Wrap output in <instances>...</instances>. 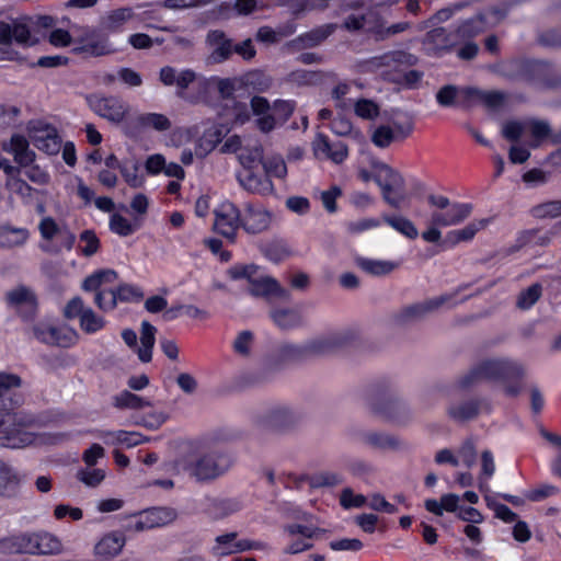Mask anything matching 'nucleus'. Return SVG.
<instances>
[{
  "label": "nucleus",
  "mask_w": 561,
  "mask_h": 561,
  "mask_svg": "<svg viewBox=\"0 0 561 561\" xmlns=\"http://www.w3.org/2000/svg\"><path fill=\"white\" fill-rule=\"evenodd\" d=\"M296 103L287 100H276L272 105L273 116L284 124L294 113Z\"/></svg>",
  "instance_id": "nucleus-55"
},
{
  "label": "nucleus",
  "mask_w": 561,
  "mask_h": 561,
  "mask_svg": "<svg viewBox=\"0 0 561 561\" xmlns=\"http://www.w3.org/2000/svg\"><path fill=\"white\" fill-rule=\"evenodd\" d=\"M137 122L141 127L153 128L158 131H165L171 127L170 119L165 115L159 113L141 114L137 117Z\"/></svg>",
  "instance_id": "nucleus-42"
},
{
  "label": "nucleus",
  "mask_w": 561,
  "mask_h": 561,
  "mask_svg": "<svg viewBox=\"0 0 561 561\" xmlns=\"http://www.w3.org/2000/svg\"><path fill=\"white\" fill-rule=\"evenodd\" d=\"M488 224L489 219L473 220L462 229L449 231L446 234L443 243L454 247L459 242L470 241L476 236V233L485 228Z\"/></svg>",
  "instance_id": "nucleus-34"
},
{
  "label": "nucleus",
  "mask_w": 561,
  "mask_h": 561,
  "mask_svg": "<svg viewBox=\"0 0 561 561\" xmlns=\"http://www.w3.org/2000/svg\"><path fill=\"white\" fill-rule=\"evenodd\" d=\"M449 299V296L443 295L439 297L426 299L421 302L404 306L393 314V321L396 324L401 327L416 323L425 319L427 314L436 311Z\"/></svg>",
  "instance_id": "nucleus-7"
},
{
  "label": "nucleus",
  "mask_w": 561,
  "mask_h": 561,
  "mask_svg": "<svg viewBox=\"0 0 561 561\" xmlns=\"http://www.w3.org/2000/svg\"><path fill=\"white\" fill-rule=\"evenodd\" d=\"M341 195L342 188L337 185H333L328 191H323L321 193L320 198L324 209L328 213L333 214L337 210L336 198L340 197Z\"/></svg>",
  "instance_id": "nucleus-64"
},
{
  "label": "nucleus",
  "mask_w": 561,
  "mask_h": 561,
  "mask_svg": "<svg viewBox=\"0 0 561 561\" xmlns=\"http://www.w3.org/2000/svg\"><path fill=\"white\" fill-rule=\"evenodd\" d=\"M105 478L102 469H81L77 472V479L88 486L99 485Z\"/></svg>",
  "instance_id": "nucleus-61"
},
{
  "label": "nucleus",
  "mask_w": 561,
  "mask_h": 561,
  "mask_svg": "<svg viewBox=\"0 0 561 561\" xmlns=\"http://www.w3.org/2000/svg\"><path fill=\"white\" fill-rule=\"evenodd\" d=\"M33 549V533H21L0 538V552L3 554H31Z\"/></svg>",
  "instance_id": "nucleus-26"
},
{
  "label": "nucleus",
  "mask_w": 561,
  "mask_h": 561,
  "mask_svg": "<svg viewBox=\"0 0 561 561\" xmlns=\"http://www.w3.org/2000/svg\"><path fill=\"white\" fill-rule=\"evenodd\" d=\"M419 62V58L405 50H390L380 56L371 58L370 64L374 67L391 68L399 72L402 67H412Z\"/></svg>",
  "instance_id": "nucleus-22"
},
{
  "label": "nucleus",
  "mask_w": 561,
  "mask_h": 561,
  "mask_svg": "<svg viewBox=\"0 0 561 561\" xmlns=\"http://www.w3.org/2000/svg\"><path fill=\"white\" fill-rule=\"evenodd\" d=\"M533 213L538 218H556L561 216V201H549L534 207Z\"/></svg>",
  "instance_id": "nucleus-60"
},
{
  "label": "nucleus",
  "mask_w": 561,
  "mask_h": 561,
  "mask_svg": "<svg viewBox=\"0 0 561 561\" xmlns=\"http://www.w3.org/2000/svg\"><path fill=\"white\" fill-rule=\"evenodd\" d=\"M259 270V266L255 264H237L231 266L227 273L229 277L233 280L238 279H247L249 285L251 284V279H254L255 274Z\"/></svg>",
  "instance_id": "nucleus-54"
},
{
  "label": "nucleus",
  "mask_w": 561,
  "mask_h": 561,
  "mask_svg": "<svg viewBox=\"0 0 561 561\" xmlns=\"http://www.w3.org/2000/svg\"><path fill=\"white\" fill-rule=\"evenodd\" d=\"M424 42L434 45L438 51H448L454 46L453 43H449V35L445 27H435L428 31Z\"/></svg>",
  "instance_id": "nucleus-45"
},
{
  "label": "nucleus",
  "mask_w": 561,
  "mask_h": 561,
  "mask_svg": "<svg viewBox=\"0 0 561 561\" xmlns=\"http://www.w3.org/2000/svg\"><path fill=\"white\" fill-rule=\"evenodd\" d=\"M271 213L260 204L247 203L241 213V228L249 234H259L268 229Z\"/></svg>",
  "instance_id": "nucleus-12"
},
{
  "label": "nucleus",
  "mask_w": 561,
  "mask_h": 561,
  "mask_svg": "<svg viewBox=\"0 0 561 561\" xmlns=\"http://www.w3.org/2000/svg\"><path fill=\"white\" fill-rule=\"evenodd\" d=\"M2 149L13 154L20 169L32 164L36 157L35 152L30 149L27 139L19 134L13 135L9 142H3Z\"/></svg>",
  "instance_id": "nucleus-24"
},
{
  "label": "nucleus",
  "mask_w": 561,
  "mask_h": 561,
  "mask_svg": "<svg viewBox=\"0 0 561 561\" xmlns=\"http://www.w3.org/2000/svg\"><path fill=\"white\" fill-rule=\"evenodd\" d=\"M126 543V537L121 531L105 534L94 546L93 553L99 561H111L118 557Z\"/></svg>",
  "instance_id": "nucleus-18"
},
{
  "label": "nucleus",
  "mask_w": 561,
  "mask_h": 561,
  "mask_svg": "<svg viewBox=\"0 0 561 561\" xmlns=\"http://www.w3.org/2000/svg\"><path fill=\"white\" fill-rule=\"evenodd\" d=\"M336 28L337 24L335 23L318 26L294 38L288 43V45L298 50L316 47L325 41L330 35H332Z\"/></svg>",
  "instance_id": "nucleus-23"
},
{
  "label": "nucleus",
  "mask_w": 561,
  "mask_h": 561,
  "mask_svg": "<svg viewBox=\"0 0 561 561\" xmlns=\"http://www.w3.org/2000/svg\"><path fill=\"white\" fill-rule=\"evenodd\" d=\"M240 185L248 192L259 195H270L274 192L272 180L267 175H257L253 170H248L244 174L238 175Z\"/></svg>",
  "instance_id": "nucleus-28"
},
{
  "label": "nucleus",
  "mask_w": 561,
  "mask_h": 561,
  "mask_svg": "<svg viewBox=\"0 0 561 561\" xmlns=\"http://www.w3.org/2000/svg\"><path fill=\"white\" fill-rule=\"evenodd\" d=\"M75 54H87L90 56H104L115 51L111 47L107 37L99 32L92 31L80 38V45L73 47Z\"/></svg>",
  "instance_id": "nucleus-20"
},
{
  "label": "nucleus",
  "mask_w": 561,
  "mask_h": 561,
  "mask_svg": "<svg viewBox=\"0 0 561 561\" xmlns=\"http://www.w3.org/2000/svg\"><path fill=\"white\" fill-rule=\"evenodd\" d=\"M7 301L16 308L24 320H31L37 311V298L33 290L25 286H19L7 293Z\"/></svg>",
  "instance_id": "nucleus-15"
},
{
  "label": "nucleus",
  "mask_w": 561,
  "mask_h": 561,
  "mask_svg": "<svg viewBox=\"0 0 561 561\" xmlns=\"http://www.w3.org/2000/svg\"><path fill=\"white\" fill-rule=\"evenodd\" d=\"M87 101L95 114L110 122L121 123L125 118L127 107L124 102L116 96L92 94L87 98Z\"/></svg>",
  "instance_id": "nucleus-11"
},
{
  "label": "nucleus",
  "mask_w": 561,
  "mask_h": 561,
  "mask_svg": "<svg viewBox=\"0 0 561 561\" xmlns=\"http://www.w3.org/2000/svg\"><path fill=\"white\" fill-rule=\"evenodd\" d=\"M534 85L547 90L561 89V68L540 60Z\"/></svg>",
  "instance_id": "nucleus-30"
},
{
  "label": "nucleus",
  "mask_w": 561,
  "mask_h": 561,
  "mask_svg": "<svg viewBox=\"0 0 561 561\" xmlns=\"http://www.w3.org/2000/svg\"><path fill=\"white\" fill-rule=\"evenodd\" d=\"M367 405L373 413L386 420L398 421L408 411L407 404L393 390L389 380H379L367 390Z\"/></svg>",
  "instance_id": "nucleus-3"
},
{
  "label": "nucleus",
  "mask_w": 561,
  "mask_h": 561,
  "mask_svg": "<svg viewBox=\"0 0 561 561\" xmlns=\"http://www.w3.org/2000/svg\"><path fill=\"white\" fill-rule=\"evenodd\" d=\"M34 442V434L10 424V420L0 417V445L8 448H23Z\"/></svg>",
  "instance_id": "nucleus-17"
},
{
  "label": "nucleus",
  "mask_w": 561,
  "mask_h": 561,
  "mask_svg": "<svg viewBox=\"0 0 561 561\" xmlns=\"http://www.w3.org/2000/svg\"><path fill=\"white\" fill-rule=\"evenodd\" d=\"M537 43L548 49H561V25L540 31L537 34Z\"/></svg>",
  "instance_id": "nucleus-43"
},
{
  "label": "nucleus",
  "mask_w": 561,
  "mask_h": 561,
  "mask_svg": "<svg viewBox=\"0 0 561 561\" xmlns=\"http://www.w3.org/2000/svg\"><path fill=\"white\" fill-rule=\"evenodd\" d=\"M355 114L364 119H375L379 116V105L369 99H359L354 105Z\"/></svg>",
  "instance_id": "nucleus-51"
},
{
  "label": "nucleus",
  "mask_w": 561,
  "mask_h": 561,
  "mask_svg": "<svg viewBox=\"0 0 561 561\" xmlns=\"http://www.w3.org/2000/svg\"><path fill=\"white\" fill-rule=\"evenodd\" d=\"M239 162L245 171L253 170L257 164H263V147L256 145L252 148H245L239 156Z\"/></svg>",
  "instance_id": "nucleus-46"
},
{
  "label": "nucleus",
  "mask_w": 561,
  "mask_h": 561,
  "mask_svg": "<svg viewBox=\"0 0 561 561\" xmlns=\"http://www.w3.org/2000/svg\"><path fill=\"white\" fill-rule=\"evenodd\" d=\"M353 336L347 331L335 332L309 341L302 345L282 344L273 356L274 365L282 366L307 359L311 356H321L333 353L351 343Z\"/></svg>",
  "instance_id": "nucleus-1"
},
{
  "label": "nucleus",
  "mask_w": 561,
  "mask_h": 561,
  "mask_svg": "<svg viewBox=\"0 0 561 561\" xmlns=\"http://www.w3.org/2000/svg\"><path fill=\"white\" fill-rule=\"evenodd\" d=\"M355 264L358 268L370 276L381 277L390 275L392 272L399 268L400 263L388 260H374L363 256L355 259Z\"/></svg>",
  "instance_id": "nucleus-31"
},
{
  "label": "nucleus",
  "mask_w": 561,
  "mask_h": 561,
  "mask_svg": "<svg viewBox=\"0 0 561 561\" xmlns=\"http://www.w3.org/2000/svg\"><path fill=\"white\" fill-rule=\"evenodd\" d=\"M465 88H458L454 84H446L442 87L436 93V101L440 106L450 107L460 105L469 107V100L463 96Z\"/></svg>",
  "instance_id": "nucleus-36"
},
{
  "label": "nucleus",
  "mask_w": 561,
  "mask_h": 561,
  "mask_svg": "<svg viewBox=\"0 0 561 561\" xmlns=\"http://www.w3.org/2000/svg\"><path fill=\"white\" fill-rule=\"evenodd\" d=\"M21 477L18 471L3 459H0V497L18 499L21 494Z\"/></svg>",
  "instance_id": "nucleus-21"
},
{
  "label": "nucleus",
  "mask_w": 561,
  "mask_h": 561,
  "mask_svg": "<svg viewBox=\"0 0 561 561\" xmlns=\"http://www.w3.org/2000/svg\"><path fill=\"white\" fill-rule=\"evenodd\" d=\"M484 28V18L479 14L463 21L456 30V34L461 38H471L480 34Z\"/></svg>",
  "instance_id": "nucleus-47"
},
{
  "label": "nucleus",
  "mask_w": 561,
  "mask_h": 561,
  "mask_svg": "<svg viewBox=\"0 0 561 561\" xmlns=\"http://www.w3.org/2000/svg\"><path fill=\"white\" fill-rule=\"evenodd\" d=\"M358 442L380 450H398L403 443L394 435L385 432L359 430L355 432Z\"/></svg>",
  "instance_id": "nucleus-19"
},
{
  "label": "nucleus",
  "mask_w": 561,
  "mask_h": 561,
  "mask_svg": "<svg viewBox=\"0 0 561 561\" xmlns=\"http://www.w3.org/2000/svg\"><path fill=\"white\" fill-rule=\"evenodd\" d=\"M472 211L471 204L455 203L449 206L446 213L435 211L432 214L431 222L434 226H454L466 220Z\"/></svg>",
  "instance_id": "nucleus-25"
},
{
  "label": "nucleus",
  "mask_w": 561,
  "mask_h": 561,
  "mask_svg": "<svg viewBox=\"0 0 561 561\" xmlns=\"http://www.w3.org/2000/svg\"><path fill=\"white\" fill-rule=\"evenodd\" d=\"M542 296V285L534 283L528 288L523 289L516 298V308L520 310L530 309Z\"/></svg>",
  "instance_id": "nucleus-40"
},
{
  "label": "nucleus",
  "mask_w": 561,
  "mask_h": 561,
  "mask_svg": "<svg viewBox=\"0 0 561 561\" xmlns=\"http://www.w3.org/2000/svg\"><path fill=\"white\" fill-rule=\"evenodd\" d=\"M263 254L270 261L278 263L290 255V250L286 243L282 241H273L264 247Z\"/></svg>",
  "instance_id": "nucleus-50"
},
{
  "label": "nucleus",
  "mask_w": 561,
  "mask_h": 561,
  "mask_svg": "<svg viewBox=\"0 0 561 561\" xmlns=\"http://www.w3.org/2000/svg\"><path fill=\"white\" fill-rule=\"evenodd\" d=\"M21 386L18 375L0 374V410L10 412L23 402V396L15 390Z\"/></svg>",
  "instance_id": "nucleus-16"
},
{
  "label": "nucleus",
  "mask_w": 561,
  "mask_h": 561,
  "mask_svg": "<svg viewBox=\"0 0 561 561\" xmlns=\"http://www.w3.org/2000/svg\"><path fill=\"white\" fill-rule=\"evenodd\" d=\"M248 293L255 298H277L282 301H290L291 294L288 289L280 286L277 279L272 276H260L251 279Z\"/></svg>",
  "instance_id": "nucleus-14"
},
{
  "label": "nucleus",
  "mask_w": 561,
  "mask_h": 561,
  "mask_svg": "<svg viewBox=\"0 0 561 561\" xmlns=\"http://www.w3.org/2000/svg\"><path fill=\"white\" fill-rule=\"evenodd\" d=\"M233 455L226 450H210L185 465L184 470L198 482H211L225 476L234 465Z\"/></svg>",
  "instance_id": "nucleus-2"
},
{
  "label": "nucleus",
  "mask_w": 561,
  "mask_h": 561,
  "mask_svg": "<svg viewBox=\"0 0 561 561\" xmlns=\"http://www.w3.org/2000/svg\"><path fill=\"white\" fill-rule=\"evenodd\" d=\"M262 165L265 171V175L268 178L273 175L278 179H284L287 174V167L282 157H273L264 160Z\"/></svg>",
  "instance_id": "nucleus-56"
},
{
  "label": "nucleus",
  "mask_w": 561,
  "mask_h": 561,
  "mask_svg": "<svg viewBox=\"0 0 561 561\" xmlns=\"http://www.w3.org/2000/svg\"><path fill=\"white\" fill-rule=\"evenodd\" d=\"M491 405L484 398L471 397L447 409L448 416L456 422H468L477 419L481 412H490Z\"/></svg>",
  "instance_id": "nucleus-13"
},
{
  "label": "nucleus",
  "mask_w": 561,
  "mask_h": 561,
  "mask_svg": "<svg viewBox=\"0 0 561 561\" xmlns=\"http://www.w3.org/2000/svg\"><path fill=\"white\" fill-rule=\"evenodd\" d=\"M77 340L78 334L73 329L54 327V334L51 339L53 346L70 347L77 342Z\"/></svg>",
  "instance_id": "nucleus-49"
},
{
  "label": "nucleus",
  "mask_w": 561,
  "mask_h": 561,
  "mask_svg": "<svg viewBox=\"0 0 561 561\" xmlns=\"http://www.w3.org/2000/svg\"><path fill=\"white\" fill-rule=\"evenodd\" d=\"M151 528L164 526L176 518V512L170 507H152L142 513Z\"/></svg>",
  "instance_id": "nucleus-38"
},
{
  "label": "nucleus",
  "mask_w": 561,
  "mask_h": 561,
  "mask_svg": "<svg viewBox=\"0 0 561 561\" xmlns=\"http://www.w3.org/2000/svg\"><path fill=\"white\" fill-rule=\"evenodd\" d=\"M110 229L121 237L130 236L135 231L133 225L119 214L111 216Z\"/></svg>",
  "instance_id": "nucleus-62"
},
{
  "label": "nucleus",
  "mask_w": 561,
  "mask_h": 561,
  "mask_svg": "<svg viewBox=\"0 0 561 561\" xmlns=\"http://www.w3.org/2000/svg\"><path fill=\"white\" fill-rule=\"evenodd\" d=\"M273 322L282 330H290L302 325V316L293 308H277L270 311Z\"/></svg>",
  "instance_id": "nucleus-35"
},
{
  "label": "nucleus",
  "mask_w": 561,
  "mask_h": 561,
  "mask_svg": "<svg viewBox=\"0 0 561 561\" xmlns=\"http://www.w3.org/2000/svg\"><path fill=\"white\" fill-rule=\"evenodd\" d=\"M342 482L343 477L340 473L331 471L320 472L312 478V486L316 488L335 486Z\"/></svg>",
  "instance_id": "nucleus-63"
},
{
  "label": "nucleus",
  "mask_w": 561,
  "mask_h": 561,
  "mask_svg": "<svg viewBox=\"0 0 561 561\" xmlns=\"http://www.w3.org/2000/svg\"><path fill=\"white\" fill-rule=\"evenodd\" d=\"M304 422V413L289 405H275L257 417V425L263 430L287 435L296 432Z\"/></svg>",
  "instance_id": "nucleus-4"
},
{
  "label": "nucleus",
  "mask_w": 561,
  "mask_h": 561,
  "mask_svg": "<svg viewBox=\"0 0 561 561\" xmlns=\"http://www.w3.org/2000/svg\"><path fill=\"white\" fill-rule=\"evenodd\" d=\"M383 221L387 222L389 226H391L393 229L402 233L409 239H415L419 236V231L415 227V225L405 217H391L385 215L382 217Z\"/></svg>",
  "instance_id": "nucleus-44"
},
{
  "label": "nucleus",
  "mask_w": 561,
  "mask_h": 561,
  "mask_svg": "<svg viewBox=\"0 0 561 561\" xmlns=\"http://www.w3.org/2000/svg\"><path fill=\"white\" fill-rule=\"evenodd\" d=\"M62 550L60 540L46 531L33 533L32 556L58 554Z\"/></svg>",
  "instance_id": "nucleus-32"
},
{
  "label": "nucleus",
  "mask_w": 561,
  "mask_h": 561,
  "mask_svg": "<svg viewBox=\"0 0 561 561\" xmlns=\"http://www.w3.org/2000/svg\"><path fill=\"white\" fill-rule=\"evenodd\" d=\"M105 325L102 317L95 314L91 308H87L85 312L81 316L80 327L85 333H95Z\"/></svg>",
  "instance_id": "nucleus-52"
},
{
  "label": "nucleus",
  "mask_w": 561,
  "mask_h": 561,
  "mask_svg": "<svg viewBox=\"0 0 561 561\" xmlns=\"http://www.w3.org/2000/svg\"><path fill=\"white\" fill-rule=\"evenodd\" d=\"M321 72L312 70H296L290 72L289 80L297 84L312 85L321 81Z\"/></svg>",
  "instance_id": "nucleus-58"
},
{
  "label": "nucleus",
  "mask_w": 561,
  "mask_h": 561,
  "mask_svg": "<svg viewBox=\"0 0 561 561\" xmlns=\"http://www.w3.org/2000/svg\"><path fill=\"white\" fill-rule=\"evenodd\" d=\"M116 298V302H129V301H140L144 298V291L134 285L130 284H121L117 288L111 289Z\"/></svg>",
  "instance_id": "nucleus-48"
},
{
  "label": "nucleus",
  "mask_w": 561,
  "mask_h": 561,
  "mask_svg": "<svg viewBox=\"0 0 561 561\" xmlns=\"http://www.w3.org/2000/svg\"><path fill=\"white\" fill-rule=\"evenodd\" d=\"M374 168L389 173V183H383L381 174H375L374 181L380 187L383 201L391 207L399 208L404 198V178L397 170L383 162L376 163Z\"/></svg>",
  "instance_id": "nucleus-6"
},
{
  "label": "nucleus",
  "mask_w": 561,
  "mask_h": 561,
  "mask_svg": "<svg viewBox=\"0 0 561 561\" xmlns=\"http://www.w3.org/2000/svg\"><path fill=\"white\" fill-rule=\"evenodd\" d=\"M468 5V2H458L453 5L438 10L433 16L426 22L427 25H436L442 22L448 21L456 12L462 10Z\"/></svg>",
  "instance_id": "nucleus-59"
},
{
  "label": "nucleus",
  "mask_w": 561,
  "mask_h": 561,
  "mask_svg": "<svg viewBox=\"0 0 561 561\" xmlns=\"http://www.w3.org/2000/svg\"><path fill=\"white\" fill-rule=\"evenodd\" d=\"M239 227H241V210L231 202L222 203L215 211L214 230L233 243Z\"/></svg>",
  "instance_id": "nucleus-8"
},
{
  "label": "nucleus",
  "mask_w": 561,
  "mask_h": 561,
  "mask_svg": "<svg viewBox=\"0 0 561 561\" xmlns=\"http://www.w3.org/2000/svg\"><path fill=\"white\" fill-rule=\"evenodd\" d=\"M207 43L214 47L210 58L216 64L224 62L232 55V41L227 37L224 31H209Z\"/></svg>",
  "instance_id": "nucleus-29"
},
{
  "label": "nucleus",
  "mask_w": 561,
  "mask_h": 561,
  "mask_svg": "<svg viewBox=\"0 0 561 561\" xmlns=\"http://www.w3.org/2000/svg\"><path fill=\"white\" fill-rule=\"evenodd\" d=\"M477 365L486 381L522 380L526 374L522 364L508 358H486Z\"/></svg>",
  "instance_id": "nucleus-5"
},
{
  "label": "nucleus",
  "mask_w": 561,
  "mask_h": 561,
  "mask_svg": "<svg viewBox=\"0 0 561 561\" xmlns=\"http://www.w3.org/2000/svg\"><path fill=\"white\" fill-rule=\"evenodd\" d=\"M114 405L118 409H142L151 407V402L142 397H139L133 392L124 390L114 398Z\"/></svg>",
  "instance_id": "nucleus-41"
},
{
  "label": "nucleus",
  "mask_w": 561,
  "mask_h": 561,
  "mask_svg": "<svg viewBox=\"0 0 561 561\" xmlns=\"http://www.w3.org/2000/svg\"><path fill=\"white\" fill-rule=\"evenodd\" d=\"M157 329L148 321L141 322L140 343L137 355L140 362L149 363L152 359V348L156 342Z\"/></svg>",
  "instance_id": "nucleus-37"
},
{
  "label": "nucleus",
  "mask_w": 561,
  "mask_h": 561,
  "mask_svg": "<svg viewBox=\"0 0 561 561\" xmlns=\"http://www.w3.org/2000/svg\"><path fill=\"white\" fill-rule=\"evenodd\" d=\"M396 139L394 130L388 125L378 126L371 135V142L378 148H387Z\"/></svg>",
  "instance_id": "nucleus-53"
},
{
  "label": "nucleus",
  "mask_w": 561,
  "mask_h": 561,
  "mask_svg": "<svg viewBox=\"0 0 561 561\" xmlns=\"http://www.w3.org/2000/svg\"><path fill=\"white\" fill-rule=\"evenodd\" d=\"M462 93L465 99L469 100V107L480 102L489 108L496 110L504 104L506 98L501 91H483L473 87H465Z\"/></svg>",
  "instance_id": "nucleus-27"
},
{
  "label": "nucleus",
  "mask_w": 561,
  "mask_h": 561,
  "mask_svg": "<svg viewBox=\"0 0 561 561\" xmlns=\"http://www.w3.org/2000/svg\"><path fill=\"white\" fill-rule=\"evenodd\" d=\"M30 138L34 146L48 153L56 154L61 147V138L58 136L57 129L43 122H30Z\"/></svg>",
  "instance_id": "nucleus-9"
},
{
  "label": "nucleus",
  "mask_w": 561,
  "mask_h": 561,
  "mask_svg": "<svg viewBox=\"0 0 561 561\" xmlns=\"http://www.w3.org/2000/svg\"><path fill=\"white\" fill-rule=\"evenodd\" d=\"M27 238L28 232L26 229L0 227V248L22 245Z\"/></svg>",
  "instance_id": "nucleus-39"
},
{
  "label": "nucleus",
  "mask_w": 561,
  "mask_h": 561,
  "mask_svg": "<svg viewBox=\"0 0 561 561\" xmlns=\"http://www.w3.org/2000/svg\"><path fill=\"white\" fill-rule=\"evenodd\" d=\"M460 496L456 493H447L443 494L439 501L435 499L425 500L424 506L427 512L436 515L443 516L444 512L448 513H458L460 505Z\"/></svg>",
  "instance_id": "nucleus-33"
},
{
  "label": "nucleus",
  "mask_w": 561,
  "mask_h": 561,
  "mask_svg": "<svg viewBox=\"0 0 561 561\" xmlns=\"http://www.w3.org/2000/svg\"><path fill=\"white\" fill-rule=\"evenodd\" d=\"M366 502L367 497L365 495L355 494L351 488L343 489L340 495V504L346 510L363 507Z\"/></svg>",
  "instance_id": "nucleus-57"
},
{
  "label": "nucleus",
  "mask_w": 561,
  "mask_h": 561,
  "mask_svg": "<svg viewBox=\"0 0 561 561\" xmlns=\"http://www.w3.org/2000/svg\"><path fill=\"white\" fill-rule=\"evenodd\" d=\"M539 62L536 59H511L501 65L500 75L508 80L525 81L534 85Z\"/></svg>",
  "instance_id": "nucleus-10"
}]
</instances>
